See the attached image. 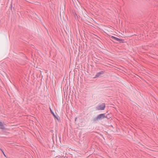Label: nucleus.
Returning a JSON list of instances; mask_svg holds the SVG:
<instances>
[{
  "label": "nucleus",
  "mask_w": 158,
  "mask_h": 158,
  "mask_svg": "<svg viewBox=\"0 0 158 158\" xmlns=\"http://www.w3.org/2000/svg\"><path fill=\"white\" fill-rule=\"evenodd\" d=\"M76 119H77V118H75V121H76Z\"/></svg>",
  "instance_id": "nucleus-8"
},
{
  "label": "nucleus",
  "mask_w": 158,
  "mask_h": 158,
  "mask_svg": "<svg viewBox=\"0 0 158 158\" xmlns=\"http://www.w3.org/2000/svg\"><path fill=\"white\" fill-rule=\"evenodd\" d=\"M105 107V103H102L97 106L96 108V109L97 110H104Z\"/></svg>",
  "instance_id": "nucleus-2"
},
{
  "label": "nucleus",
  "mask_w": 158,
  "mask_h": 158,
  "mask_svg": "<svg viewBox=\"0 0 158 158\" xmlns=\"http://www.w3.org/2000/svg\"><path fill=\"white\" fill-rule=\"evenodd\" d=\"M0 128L3 130L5 129V127L1 122H0Z\"/></svg>",
  "instance_id": "nucleus-5"
},
{
  "label": "nucleus",
  "mask_w": 158,
  "mask_h": 158,
  "mask_svg": "<svg viewBox=\"0 0 158 158\" xmlns=\"http://www.w3.org/2000/svg\"><path fill=\"white\" fill-rule=\"evenodd\" d=\"M50 110L51 113L53 115L55 118H56L58 121H59L60 120V119L59 116L58 115H56L54 112L52 111V110L50 108Z\"/></svg>",
  "instance_id": "nucleus-3"
},
{
  "label": "nucleus",
  "mask_w": 158,
  "mask_h": 158,
  "mask_svg": "<svg viewBox=\"0 0 158 158\" xmlns=\"http://www.w3.org/2000/svg\"><path fill=\"white\" fill-rule=\"evenodd\" d=\"M111 38L115 40L118 41H119L121 43H123V40H122L121 39H119L118 38H117L116 37L112 36L111 37Z\"/></svg>",
  "instance_id": "nucleus-4"
},
{
  "label": "nucleus",
  "mask_w": 158,
  "mask_h": 158,
  "mask_svg": "<svg viewBox=\"0 0 158 158\" xmlns=\"http://www.w3.org/2000/svg\"><path fill=\"white\" fill-rule=\"evenodd\" d=\"M102 74V73L101 72H99V73H97L95 75V77L94 78L98 77H99Z\"/></svg>",
  "instance_id": "nucleus-6"
},
{
  "label": "nucleus",
  "mask_w": 158,
  "mask_h": 158,
  "mask_svg": "<svg viewBox=\"0 0 158 158\" xmlns=\"http://www.w3.org/2000/svg\"><path fill=\"white\" fill-rule=\"evenodd\" d=\"M105 114H100L98 115L97 117L94 118L93 119V121L95 122L97 120H99L106 118L107 117L105 116Z\"/></svg>",
  "instance_id": "nucleus-1"
},
{
  "label": "nucleus",
  "mask_w": 158,
  "mask_h": 158,
  "mask_svg": "<svg viewBox=\"0 0 158 158\" xmlns=\"http://www.w3.org/2000/svg\"><path fill=\"white\" fill-rule=\"evenodd\" d=\"M1 150L2 151V152L3 153V155H4V156L6 157V156L5 155V154L4 153V152L1 149Z\"/></svg>",
  "instance_id": "nucleus-7"
}]
</instances>
